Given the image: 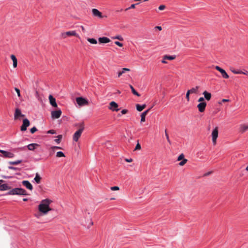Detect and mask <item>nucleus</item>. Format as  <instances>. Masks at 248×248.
<instances>
[{
	"instance_id": "obj_50",
	"label": "nucleus",
	"mask_w": 248,
	"mask_h": 248,
	"mask_svg": "<svg viewBox=\"0 0 248 248\" xmlns=\"http://www.w3.org/2000/svg\"><path fill=\"white\" fill-rule=\"evenodd\" d=\"M166 59H164V56H163V60L161 61V62L164 64H166L167 63V62L166 61Z\"/></svg>"
},
{
	"instance_id": "obj_16",
	"label": "nucleus",
	"mask_w": 248,
	"mask_h": 248,
	"mask_svg": "<svg viewBox=\"0 0 248 248\" xmlns=\"http://www.w3.org/2000/svg\"><path fill=\"white\" fill-rule=\"evenodd\" d=\"M23 186H24L27 188L31 190L33 189L32 185L28 181H23L22 182Z\"/></svg>"
},
{
	"instance_id": "obj_44",
	"label": "nucleus",
	"mask_w": 248,
	"mask_h": 248,
	"mask_svg": "<svg viewBox=\"0 0 248 248\" xmlns=\"http://www.w3.org/2000/svg\"><path fill=\"white\" fill-rule=\"evenodd\" d=\"M140 148H141L140 145V143L138 142V143H137V144L136 145V147H135V150H140Z\"/></svg>"
},
{
	"instance_id": "obj_11",
	"label": "nucleus",
	"mask_w": 248,
	"mask_h": 248,
	"mask_svg": "<svg viewBox=\"0 0 248 248\" xmlns=\"http://www.w3.org/2000/svg\"><path fill=\"white\" fill-rule=\"evenodd\" d=\"M0 153L3 154L4 157L13 158L15 156V155L13 153L2 150H0Z\"/></svg>"
},
{
	"instance_id": "obj_34",
	"label": "nucleus",
	"mask_w": 248,
	"mask_h": 248,
	"mask_svg": "<svg viewBox=\"0 0 248 248\" xmlns=\"http://www.w3.org/2000/svg\"><path fill=\"white\" fill-rule=\"evenodd\" d=\"M187 161L186 159H183L182 161L179 163V165L181 166H184Z\"/></svg>"
},
{
	"instance_id": "obj_63",
	"label": "nucleus",
	"mask_w": 248,
	"mask_h": 248,
	"mask_svg": "<svg viewBox=\"0 0 248 248\" xmlns=\"http://www.w3.org/2000/svg\"><path fill=\"white\" fill-rule=\"evenodd\" d=\"M246 170L248 171V166L246 167Z\"/></svg>"
},
{
	"instance_id": "obj_40",
	"label": "nucleus",
	"mask_w": 248,
	"mask_h": 248,
	"mask_svg": "<svg viewBox=\"0 0 248 248\" xmlns=\"http://www.w3.org/2000/svg\"><path fill=\"white\" fill-rule=\"evenodd\" d=\"M110 189L111 190H113V191L118 190H119V187L117 186H112V187H110Z\"/></svg>"
},
{
	"instance_id": "obj_59",
	"label": "nucleus",
	"mask_w": 248,
	"mask_h": 248,
	"mask_svg": "<svg viewBox=\"0 0 248 248\" xmlns=\"http://www.w3.org/2000/svg\"><path fill=\"white\" fill-rule=\"evenodd\" d=\"M211 173V172H208V173H206V174H205V176H207V175H209Z\"/></svg>"
},
{
	"instance_id": "obj_6",
	"label": "nucleus",
	"mask_w": 248,
	"mask_h": 248,
	"mask_svg": "<svg viewBox=\"0 0 248 248\" xmlns=\"http://www.w3.org/2000/svg\"><path fill=\"white\" fill-rule=\"evenodd\" d=\"M25 115L22 114L21 110L18 108H16L15 109V112L14 113V119L15 120L19 119L21 117H24Z\"/></svg>"
},
{
	"instance_id": "obj_13",
	"label": "nucleus",
	"mask_w": 248,
	"mask_h": 248,
	"mask_svg": "<svg viewBox=\"0 0 248 248\" xmlns=\"http://www.w3.org/2000/svg\"><path fill=\"white\" fill-rule=\"evenodd\" d=\"M92 14L93 16L98 17L100 18H103V17L102 13L96 9H92Z\"/></svg>"
},
{
	"instance_id": "obj_8",
	"label": "nucleus",
	"mask_w": 248,
	"mask_h": 248,
	"mask_svg": "<svg viewBox=\"0 0 248 248\" xmlns=\"http://www.w3.org/2000/svg\"><path fill=\"white\" fill-rule=\"evenodd\" d=\"M118 105L114 101H112L109 103L108 108L113 111H118L119 110Z\"/></svg>"
},
{
	"instance_id": "obj_9",
	"label": "nucleus",
	"mask_w": 248,
	"mask_h": 248,
	"mask_svg": "<svg viewBox=\"0 0 248 248\" xmlns=\"http://www.w3.org/2000/svg\"><path fill=\"white\" fill-rule=\"evenodd\" d=\"M206 106V102H202L198 104L197 105V108L198 109L199 111L201 113L203 112L205 110Z\"/></svg>"
},
{
	"instance_id": "obj_48",
	"label": "nucleus",
	"mask_w": 248,
	"mask_h": 248,
	"mask_svg": "<svg viewBox=\"0 0 248 248\" xmlns=\"http://www.w3.org/2000/svg\"><path fill=\"white\" fill-rule=\"evenodd\" d=\"M128 110L127 109H123L122 111H121V113L122 114H126Z\"/></svg>"
},
{
	"instance_id": "obj_60",
	"label": "nucleus",
	"mask_w": 248,
	"mask_h": 248,
	"mask_svg": "<svg viewBox=\"0 0 248 248\" xmlns=\"http://www.w3.org/2000/svg\"><path fill=\"white\" fill-rule=\"evenodd\" d=\"M117 93H118V94H120L121 93V92H120V91L117 90Z\"/></svg>"
},
{
	"instance_id": "obj_25",
	"label": "nucleus",
	"mask_w": 248,
	"mask_h": 248,
	"mask_svg": "<svg viewBox=\"0 0 248 248\" xmlns=\"http://www.w3.org/2000/svg\"><path fill=\"white\" fill-rule=\"evenodd\" d=\"M129 71H130L129 69L126 68H124L122 69L121 71H119L118 72V77L119 78L123 74L125 73V72Z\"/></svg>"
},
{
	"instance_id": "obj_12",
	"label": "nucleus",
	"mask_w": 248,
	"mask_h": 248,
	"mask_svg": "<svg viewBox=\"0 0 248 248\" xmlns=\"http://www.w3.org/2000/svg\"><path fill=\"white\" fill-rule=\"evenodd\" d=\"M83 129L84 127H82L76 131L73 136V140H78L80 138Z\"/></svg>"
},
{
	"instance_id": "obj_52",
	"label": "nucleus",
	"mask_w": 248,
	"mask_h": 248,
	"mask_svg": "<svg viewBox=\"0 0 248 248\" xmlns=\"http://www.w3.org/2000/svg\"><path fill=\"white\" fill-rule=\"evenodd\" d=\"M155 28L156 29H158L159 31H161L162 30V27L161 26H155Z\"/></svg>"
},
{
	"instance_id": "obj_38",
	"label": "nucleus",
	"mask_w": 248,
	"mask_h": 248,
	"mask_svg": "<svg viewBox=\"0 0 248 248\" xmlns=\"http://www.w3.org/2000/svg\"><path fill=\"white\" fill-rule=\"evenodd\" d=\"M190 94V92L188 91V90L187 91L186 93V97L187 100V101H189V94Z\"/></svg>"
},
{
	"instance_id": "obj_14",
	"label": "nucleus",
	"mask_w": 248,
	"mask_h": 248,
	"mask_svg": "<svg viewBox=\"0 0 248 248\" xmlns=\"http://www.w3.org/2000/svg\"><path fill=\"white\" fill-rule=\"evenodd\" d=\"M248 131V124H241L239 127V132L241 133H243Z\"/></svg>"
},
{
	"instance_id": "obj_58",
	"label": "nucleus",
	"mask_w": 248,
	"mask_h": 248,
	"mask_svg": "<svg viewBox=\"0 0 248 248\" xmlns=\"http://www.w3.org/2000/svg\"><path fill=\"white\" fill-rule=\"evenodd\" d=\"M216 141L217 140H213V143L214 145H215L216 144Z\"/></svg>"
},
{
	"instance_id": "obj_61",
	"label": "nucleus",
	"mask_w": 248,
	"mask_h": 248,
	"mask_svg": "<svg viewBox=\"0 0 248 248\" xmlns=\"http://www.w3.org/2000/svg\"><path fill=\"white\" fill-rule=\"evenodd\" d=\"M23 201H25V202L27 201H28V199H27V198H24V199H23Z\"/></svg>"
},
{
	"instance_id": "obj_22",
	"label": "nucleus",
	"mask_w": 248,
	"mask_h": 248,
	"mask_svg": "<svg viewBox=\"0 0 248 248\" xmlns=\"http://www.w3.org/2000/svg\"><path fill=\"white\" fill-rule=\"evenodd\" d=\"M11 58L13 62V67L14 68L16 67L17 65V60L16 57L14 55H11Z\"/></svg>"
},
{
	"instance_id": "obj_33",
	"label": "nucleus",
	"mask_w": 248,
	"mask_h": 248,
	"mask_svg": "<svg viewBox=\"0 0 248 248\" xmlns=\"http://www.w3.org/2000/svg\"><path fill=\"white\" fill-rule=\"evenodd\" d=\"M64 154L62 152H58L56 154V156L58 157H64Z\"/></svg>"
},
{
	"instance_id": "obj_19",
	"label": "nucleus",
	"mask_w": 248,
	"mask_h": 248,
	"mask_svg": "<svg viewBox=\"0 0 248 248\" xmlns=\"http://www.w3.org/2000/svg\"><path fill=\"white\" fill-rule=\"evenodd\" d=\"M202 94L204 95L205 99H206V100L209 101L211 99L212 97L211 93L205 91L203 92Z\"/></svg>"
},
{
	"instance_id": "obj_62",
	"label": "nucleus",
	"mask_w": 248,
	"mask_h": 248,
	"mask_svg": "<svg viewBox=\"0 0 248 248\" xmlns=\"http://www.w3.org/2000/svg\"><path fill=\"white\" fill-rule=\"evenodd\" d=\"M4 181L3 180H0V184H2Z\"/></svg>"
},
{
	"instance_id": "obj_35",
	"label": "nucleus",
	"mask_w": 248,
	"mask_h": 248,
	"mask_svg": "<svg viewBox=\"0 0 248 248\" xmlns=\"http://www.w3.org/2000/svg\"><path fill=\"white\" fill-rule=\"evenodd\" d=\"M183 159H185L184 158V154H181L177 158V160L178 161H180L181 160H183Z\"/></svg>"
},
{
	"instance_id": "obj_23",
	"label": "nucleus",
	"mask_w": 248,
	"mask_h": 248,
	"mask_svg": "<svg viewBox=\"0 0 248 248\" xmlns=\"http://www.w3.org/2000/svg\"><path fill=\"white\" fill-rule=\"evenodd\" d=\"M39 147V145L36 143H32L28 145V148L30 150H33L34 149H36Z\"/></svg>"
},
{
	"instance_id": "obj_21",
	"label": "nucleus",
	"mask_w": 248,
	"mask_h": 248,
	"mask_svg": "<svg viewBox=\"0 0 248 248\" xmlns=\"http://www.w3.org/2000/svg\"><path fill=\"white\" fill-rule=\"evenodd\" d=\"M150 108L145 110L142 112L141 114V122H144L145 121V117L148 112L150 111Z\"/></svg>"
},
{
	"instance_id": "obj_15",
	"label": "nucleus",
	"mask_w": 248,
	"mask_h": 248,
	"mask_svg": "<svg viewBox=\"0 0 248 248\" xmlns=\"http://www.w3.org/2000/svg\"><path fill=\"white\" fill-rule=\"evenodd\" d=\"M48 98L49 100L50 104L52 105V106L55 108L57 107V104L56 102L55 98H54L51 95H49Z\"/></svg>"
},
{
	"instance_id": "obj_37",
	"label": "nucleus",
	"mask_w": 248,
	"mask_h": 248,
	"mask_svg": "<svg viewBox=\"0 0 248 248\" xmlns=\"http://www.w3.org/2000/svg\"><path fill=\"white\" fill-rule=\"evenodd\" d=\"M198 101L200 103H202V102H206L205 101V98L204 97H201L199 98V99L198 100Z\"/></svg>"
},
{
	"instance_id": "obj_51",
	"label": "nucleus",
	"mask_w": 248,
	"mask_h": 248,
	"mask_svg": "<svg viewBox=\"0 0 248 248\" xmlns=\"http://www.w3.org/2000/svg\"><path fill=\"white\" fill-rule=\"evenodd\" d=\"M57 138H58V140H61L62 138V135H59L56 137Z\"/></svg>"
},
{
	"instance_id": "obj_24",
	"label": "nucleus",
	"mask_w": 248,
	"mask_h": 248,
	"mask_svg": "<svg viewBox=\"0 0 248 248\" xmlns=\"http://www.w3.org/2000/svg\"><path fill=\"white\" fill-rule=\"evenodd\" d=\"M146 106L145 104H143L142 105L137 104L136 105V108L138 111H141L143 109H144L145 108Z\"/></svg>"
},
{
	"instance_id": "obj_28",
	"label": "nucleus",
	"mask_w": 248,
	"mask_h": 248,
	"mask_svg": "<svg viewBox=\"0 0 248 248\" xmlns=\"http://www.w3.org/2000/svg\"><path fill=\"white\" fill-rule=\"evenodd\" d=\"M34 179L36 183L39 184L41 181V177L39 176V175L38 173H36Z\"/></svg>"
},
{
	"instance_id": "obj_47",
	"label": "nucleus",
	"mask_w": 248,
	"mask_h": 248,
	"mask_svg": "<svg viewBox=\"0 0 248 248\" xmlns=\"http://www.w3.org/2000/svg\"><path fill=\"white\" fill-rule=\"evenodd\" d=\"M15 165H17L22 162V160H18L16 161H14Z\"/></svg>"
},
{
	"instance_id": "obj_32",
	"label": "nucleus",
	"mask_w": 248,
	"mask_h": 248,
	"mask_svg": "<svg viewBox=\"0 0 248 248\" xmlns=\"http://www.w3.org/2000/svg\"><path fill=\"white\" fill-rule=\"evenodd\" d=\"M112 38L113 39H118V40H119L120 41H123L124 40V38L120 35H116L115 36H113V37H112Z\"/></svg>"
},
{
	"instance_id": "obj_17",
	"label": "nucleus",
	"mask_w": 248,
	"mask_h": 248,
	"mask_svg": "<svg viewBox=\"0 0 248 248\" xmlns=\"http://www.w3.org/2000/svg\"><path fill=\"white\" fill-rule=\"evenodd\" d=\"M98 41L99 43L106 44L109 43L110 40L108 37H102L98 38Z\"/></svg>"
},
{
	"instance_id": "obj_39",
	"label": "nucleus",
	"mask_w": 248,
	"mask_h": 248,
	"mask_svg": "<svg viewBox=\"0 0 248 248\" xmlns=\"http://www.w3.org/2000/svg\"><path fill=\"white\" fill-rule=\"evenodd\" d=\"M15 90L16 91V92L17 94V95L19 97H20L21 96V95H20V90L19 89H18V88H15Z\"/></svg>"
},
{
	"instance_id": "obj_43",
	"label": "nucleus",
	"mask_w": 248,
	"mask_h": 248,
	"mask_svg": "<svg viewBox=\"0 0 248 248\" xmlns=\"http://www.w3.org/2000/svg\"><path fill=\"white\" fill-rule=\"evenodd\" d=\"M114 43H115V45H116L118 46H120V47H122L123 46L122 43H120V42H118V41H116V42H115Z\"/></svg>"
},
{
	"instance_id": "obj_1",
	"label": "nucleus",
	"mask_w": 248,
	"mask_h": 248,
	"mask_svg": "<svg viewBox=\"0 0 248 248\" xmlns=\"http://www.w3.org/2000/svg\"><path fill=\"white\" fill-rule=\"evenodd\" d=\"M52 202V201L48 199L42 200L38 205L39 211L44 215L46 214L49 211L52 210V209L49 207V205Z\"/></svg>"
},
{
	"instance_id": "obj_54",
	"label": "nucleus",
	"mask_w": 248,
	"mask_h": 248,
	"mask_svg": "<svg viewBox=\"0 0 248 248\" xmlns=\"http://www.w3.org/2000/svg\"><path fill=\"white\" fill-rule=\"evenodd\" d=\"M229 99H223L222 100V102H229Z\"/></svg>"
},
{
	"instance_id": "obj_55",
	"label": "nucleus",
	"mask_w": 248,
	"mask_h": 248,
	"mask_svg": "<svg viewBox=\"0 0 248 248\" xmlns=\"http://www.w3.org/2000/svg\"><path fill=\"white\" fill-rule=\"evenodd\" d=\"M51 148L52 149H61V148L60 147H58V146H53L51 147Z\"/></svg>"
},
{
	"instance_id": "obj_18",
	"label": "nucleus",
	"mask_w": 248,
	"mask_h": 248,
	"mask_svg": "<svg viewBox=\"0 0 248 248\" xmlns=\"http://www.w3.org/2000/svg\"><path fill=\"white\" fill-rule=\"evenodd\" d=\"M11 186L6 184H0V191L7 190L11 189Z\"/></svg>"
},
{
	"instance_id": "obj_26",
	"label": "nucleus",
	"mask_w": 248,
	"mask_h": 248,
	"mask_svg": "<svg viewBox=\"0 0 248 248\" xmlns=\"http://www.w3.org/2000/svg\"><path fill=\"white\" fill-rule=\"evenodd\" d=\"M199 89V86H196L195 87L192 88L190 90H189L188 91L190 92V93H198Z\"/></svg>"
},
{
	"instance_id": "obj_53",
	"label": "nucleus",
	"mask_w": 248,
	"mask_h": 248,
	"mask_svg": "<svg viewBox=\"0 0 248 248\" xmlns=\"http://www.w3.org/2000/svg\"><path fill=\"white\" fill-rule=\"evenodd\" d=\"M80 27L82 32H85L86 31L85 28L83 26H81Z\"/></svg>"
},
{
	"instance_id": "obj_64",
	"label": "nucleus",
	"mask_w": 248,
	"mask_h": 248,
	"mask_svg": "<svg viewBox=\"0 0 248 248\" xmlns=\"http://www.w3.org/2000/svg\"><path fill=\"white\" fill-rule=\"evenodd\" d=\"M91 225H93V222H91Z\"/></svg>"
},
{
	"instance_id": "obj_42",
	"label": "nucleus",
	"mask_w": 248,
	"mask_h": 248,
	"mask_svg": "<svg viewBox=\"0 0 248 248\" xmlns=\"http://www.w3.org/2000/svg\"><path fill=\"white\" fill-rule=\"evenodd\" d=\"M8 168L10 170H19L18 168L14 167H12V166H8Z\"/></svg>"
},
{
	"instance_id": "obj_4",
	"label": "nucleus",
	"mask_w": 248,
	"mask_h": 248,
	"mask_svg": "<svg viewBox=\"0 0 248 248\" xmlns=\"http://www.w3.org/2000/svg\"><path fill=\"white\" fill-rule=\"evenodd\" d=\"M74 36L78 37V35L75 31H68L61 33V36L63 38H66L67 36Z\"/></svg>"
},
{
	"instance_id": "obj_45",
	"label": "nucleus",
	"mask_w": 248,
	"mask_h": 248,
	"mask_svg": "<svg viewBox=\"0 0 248 248\" xmlns=\"http://www.w3.org/2000/svg\"><path fill=\"white\" fill-rule=\"evenodd\" d=\"M47 133L54 134L56 133V131H55V130L52 129V130H48L47 132Z\"/></svg>"
},
{
	"instance_id": "obj_2",
	"label": "nucleus",
	"mask_w": 248,
	"mask_h": 248,
	"mask_svg": "<svg viewBox=\"0 0 248 248\" xmlns=\"http://www.w3.org/2000/svg\"><path fill=\"white\" fill-rule=\"evenodd\" d=\"M9 195H27L26 191L21 188H15L11 190L9 192Z\"/></svg>"
},
{
	"instance_id": "obj_29",
	"label": "nucleus",
	"mask_w": 248,
	"mask_h": 248,
	"mask_svg": "<svg viewBox=\"0 0 248 248\" xmlns=\"http://www.w3.org/2000/svg\"><path fill=\"white\" fill-rule=\"evenodd\" d=\"M231 71L235 74H246V73L244 72H242L241 70H235L234 69H231Z\"/></svg>"
},
{
	"instance_id": "obj_31",
	"label": "nucleus",
	"mask_w": 248,
	"mask_h": 248,
	"mask_svg": "<svg viewBox=\"0 0 248 248\" xmlns=\"http://www.w3.org/2000/svg\"><path fill=\"white\" fill-rule=\"evenodd\" d=\"M175 56H168L165 55L164 59L168 60H173L175 59Z\"/></svg>"
},
{
	"instance_id": "obj_5",
	"label": "nucleus",
	"mask_w": 248,
	"mask_h": 248,
	"mask_svg": "<svg viewBox=\"0 0 248 248\" xmlns=\"http://www.w3.org/2000/svg\"><path fill=\"white\" fill-rule=\"evenodd\" d=\"M62 113V112L60 109L52 111L51 112V118L53 119H58L61 117Z\"/></svg>"
},
{
	"instance_id": "obj_36",
	"label": "nucleus",
	"mask_w": 248,
	"mask_h": 248,
	"mask_svg": "<svg viewBox=\"0 0 248 248\" xmlns=\"http://www.w3.org/2000/svg\"><path fill=\"white\" fill-rule=\"evenodd\" d=\"M138 4V3H137V4ZM136 5H137V4H131V6L129 7H128V8H126L125 9V11L128 10H129L130 9H134V8H135V6Z\"/></svg>"
},
{
	"instance_id": "obj_49",
	"label": "nucleus",
	"mask_w": 248,
	"mask_h": 248,
	"mask_svg": "<svg viewBox=\"0 0 248 248\" xmlns=\"http://www.w3.org/2000/svg\"><path fill=\"white\" fill-rule=\"evenodd\" d=\"M125 161L127 162H131L133 161V159L132 158H129V159H128V158H125Z\"/></svg>"
},
{
	"instance_id": "obj_41",
	"label": "nucleus",
	"mask_w": 248,
	"mask_h": 248,
	"mask_svg": "<svg viewBox=\"0 0 248 248\" xmlns=\"http://www.w3.org/2000/svg\"><path fill=\"white\" fill-rule=\"evenodd\" d=\"M166 8V6L165 5H161L158 7V9L159 10H163L165 9Z\"/></svg>"
},
{
	"instance_id": "obj_7",
	"label": "nucleus",
	"mask_w": 248,
	"mask_h": 248,
	"mask_svg": "<svg viewBox=\"0 0 248 248\" xmlns=\"http://www.w3.org/2000/svg\"><path fill=\"white\" fill-rule=\"evenodd\" d=\"M215 69L216 70H217V71H218L221 74L222 77L224 78L227 79V78H229V75L226 73V72L225 71V70H224L223 69L220 68L219 66H215Z\"/></svg>"
},
{
	"instance_id": "obj_30",
	"label": "nucleus",
	"mask_w": 248,
	"mask_h": 248,
	"mask_svg": "<svg viewBox=\"0 0 248 248\" xmlns=\"http://www.w3.org/2000/svg\"><path fill=\"white\" fill-rule=\"evenodd\" d=\"M87 41L92 44H96L97 43V40L94 38H87Z\"/></svg>"
},
{
	"instance_id": "obj_57",
	"label": "nucleus",
	"mask_w": 248,
	"mask_h": 248,
	"mask_svg": "<svg viewBox=\"0 0 248 248\" xmlns=\"http://www.w3.org/2000/svg\"><path fill=\"white\" fill-rule=\"evenodd\" d=\"M165 135H166V138H167V139H169V135H168V134H167L166 130L165 131Z\"/></svg>"
},
{
	"instance_id": "obj_10",
	"label": "nucleus",
	"mask_w": 248,
	"mask_h": 248,
	"mask_svg": "<svg viewBox=\"0 0 248 248\" xmlns=\"http://www.w3.org/2000/svg\"><path fill=\"white\" fill-rule=\"evenodd\" d=\"M30 125V121L27 118L25 119L23 121L22 125L21 126V130L22 131H25L27 130V127Z\"/></svg>"
},
{
	"instance_id": "obj_27",
	"label": "nucleus",
	"mask_w": 248,
	"mask_h": 248,
	"mask_svg": "<svg viewBox=\"0 0 248 248\" xmlns=\"http://www.w3.org/2000/svg\"><path fill=\"white\" fill-rule=\"evenodd\" d=\"M129 87H130V89H131V91H132V93H133L134 95H136V96H140V93H138V92H137L135 90V89L134 88V87H133L131 85H129Z\"/></svg>"
},
{
	"instance_id": "obj_46",
	"label": "nucleus",
	"mask_w": 248,
	"mask_h": 248,
	"mask_svg": "<svg viewBox=\"0 0 248 248\" xmlns=\"http://www.w3.org/2000/svg\"><path fill=\"white\" fill-rule=\"evenodd\" d=\"M37 131V128L35 127H33L31 129V133H34L35 132Z\"/></svg>"
},
{
	"instance_id": "obj_20",
	"label": "nucleus",
	"mask_w": 248,
	"mask_h": 248,
	"mask_svg": "<svg viewBox=\"0 0 248 248\" xmlns=\"http://www.w3.org/2000/svg\"><path fill=\"white\" fill-rule=\"evenodd\" d=\"M218 136V129L216 127L212 133V140H217Z\"/></svg>"
},
{
	"instance_id": "obj_56",
	"label": "nucleus",
	"mask_w": 248,
	"mask_h": 248,
	"mask_svg": "<svg viewBox=\"0 0 248 248\" xmlns=\"http://www.w3.org/2000/svg\"><path fill=\"white\" fill-rule=\"evenodd\" d=\"M9 164H11V165H15V162L14 161H10L8 163Z\"/></svg>"
},
{
	"instance_id": "obj_3",
	"label": "nucleus",
	"mask_w": 248,
	"mask_h": 248,
	"mask_svg": "<svg viewBox=\"0 0 248 248\" xmlns=\"http://www.w3.org/2000/svg\"><path fill=\"white\" fill-rule=\"evenodd\" d=\"M76 102L80 106L88 105L89 103L87 99L82 97H78L76 98Z\"/></svg>"
}]
</instances>
